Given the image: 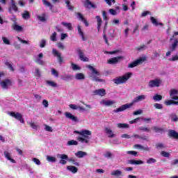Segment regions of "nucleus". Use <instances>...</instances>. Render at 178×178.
Masks as SVG:
<instances>
[{
    "label": "nucleus",
    "instance_id": "nucleus-1",
    "mask_svg": "<svg viewBox=\"0 0 178 178\" xmlns=\"http://www.w3.org/2000/svg\"><path fill=\"white\" fill-rule=\"evenodd\" d=\"M145 98H147V97L145 95H140L136 97L135 99H134L133 102H131L130 104H124V105L120 106L119 108H118L117 109L114 110L113 112L115 113H118L119 112H123V111H126V109H129V108H131V106H133V105H134V104H136L137 102H140V101H143V99H145Z\"/></svg>",
    "mask_w": 178,
    "mask_h": 178
},
{
    "label": "nucleus",
    "instance_id": "nucleus-2",
    "mask_svg": "<svg viewBox=\"0 0 178 178\" xmlns=\"http://www.w3.org/2000/svg\"><path fill=\"white\" fill-rule=\"evenodd\" d=\"M87 67L90 72H92L90 73V78L92 81H96L97 83H105L104 79L99 78V76H101V72H99V71L97 70L95 67L91 65H88Z\"/></svg>",
    "mask_w": 178,
    "mask_h": 178
},
{
    "label": "nucleus",
    "instance_id": "nucleus-3",
    "mask_svg": "<svg viewBox=\"0 0 178 178\" xmlns=\"http://www.w3.org/2000/svg\"><path fill=\"white\" fill-rule=\"evenodd\" d=\"M57 156L60 159L59 163L61 165H66L68 161L69 162H72V165H75V166H80V163L76 161V159L73 158L69 159V156L67 154H58Z\"/></svg>",
    "mask_w": 178,
    "mask_h": 178
},
{
    "label": "nucleus",
    "instance_id": "nucleus-4",
    "mask_svg": "<svg viewBox=\"0 0 178 178\" xmlns=\"http://www.w3.org/2000/svg\"><path fill=\"white\" fill-rule=\"evenodd\" d=\"M131 77V72H128L122 76H118L117 78L114 79L113 81L115 83V84L119 85V84H124Z\"/></svg>",
    "mask_w": 178,
    "mask_h": 178
},
{
    "label": "nucleus",
    "instance_id": "nucleus-5",
    "mask_svg": "<svg viewBox=\"0 0 178 178\" xmlns=\"http://www.w3.org/2000/svg\"><path fill=\"white\" fill-rule=\"evenodd\" d=\"M176 35H178V31H175L173 33L172 36L170 38V42H172V41H173V42L170 45V50L172 52H175V51H176L177 48V45H178V39L177 38H175V37H176Z\"/></svg>",
    "mask_w": 178,
    "mask_h": 178
},
{
    "label": "nucleus",
    "instance_id": "nucleus-6",
    "mask_svg": "<svg viewBox=\"0 0 178 178\" xmlns=\"http://www.w3.org/2000/svg\"><path fill=\"white\" fill-rule=\"evenodd\" d=\"M0 86L2 88H4V90H8L9 87H12V86H13V81L10 79H6L1 81Z\"/></svg>",
    "mask_w": 178,
    "mask_h": 178
},
{
    "label": "nucleus",
    "instance_id": "nucleus-7",
    "mask_svg": "<svg viewBox=\"0 0 178 178\" xmlns=\"http://www.w3.org/2000/svg\"><path fill=\"white\" fill-rule=\"evenodd\" d=\"M143 62H145V58H140L136 60L135 61L129 63L128 65V67L129 69H133V67H136V66H138V65H141V63H143Z\"/></svg>",
    "mask_w": 178,
    "mask_h": 178
},
{
    "label": "nucleus",
    "instance_id": "nucleus-8",
    "mask_svg": "<svg viewBox=\"0 0 178 178\" xmlns=\"http://www.w3.org/2000/svg\"><path fill=\"white\" fill-rule=\"evenodd\" d=\"M9 115L16 119V120H19L20 123H24V118H23V115L20 113L10 112Z\"/></svg>",
    "mask_w": 178,
    "mask_h": 178
},
{
    "label": "nucleus",
    "instance_id": "nucleus-9",
    "mask_svg": "<svg viewBox=\"0 0 178 178\" xmlns=\"http://www.w3.org/2000/svg\"><path fill=\"white\" fill-rule=\"evenodd\" d=\"M123 59H124V56H118L117 57L110 58L107 62L109 65H115L116 63H119V62H120V60H123Z\"/></svg>",
    "mask_w": 178,
    "mask_h": 178
},
{
    "label": "nucleus",
    "instance_id": "nucleus-10",
    "mask_svg": "<svg viewBox=\"0 0 178 178\" xmlns=\"http://www.w3.org/2000/svg\"><path fill=\"white\" fill-rule=\"evenodd\" d=\"M88 136L91 135H85V136L82 137L78 136L76 140L79 141V143H81L82 144H88V143H90V138H91Z\"/></svg>",
    "mask_w": 178,
    "mask_h": 178
},
{
    "label": "nucleus",
    "instance_id": "nucleus-11",
    "mask_svg": "<svg viewBox=\"0 0 178 178\" xmlns=\"http://www.w3.org/2000/svg\"><path fill=\"white\" fill-rule=\"evenodd\" d=\"M161 86V79H154L149 81V87L154 88V87H159Z\"/></svg>",
    "mask_w": 178,
    "mask_h": 178
},
{
    "label": "nucleus",
    "instance_id": "nucleus-12",
    "mask_svg": "<svg viewBox=\"0 0 178 178\" xmlns=\"http://www.w3.org/2000/svg\"><path fill=\"white\" fill-rule=\"evenodd\" d=\"M12 10H14V12L19 11V8H17V6H16V2H15V0H11V3L8 7L9 13H12Z\"/></svg>",
    "mask_w": 178,
    "mask_h": 178
},
{
    "label": "nucleus",
    "instance_id": "nucleus-13",
    "mask_svg": "<svg viewBox=\"0 0 178 178\" xmlns=\"http://www.w3.org/2000/svg\"><path fill=\"white\" fill-rule=\"evenodd\" d=\"M178 90L177 89H172L170 91V97H171V99H173L174 101H178Z\"/></svg>",
    "mask_w": 178,
    "mask_h": 178
},
{
    "label": "nucleus",
    "instance_id": "nucleus-14",
    "mask_svg": "<svg viewBox=\"0 0 178 178\" xmlns=\"http://www.w3.org/2000/svg\"><path fill=\"white\" fill-rule=\"evenodd\" d=\"M74 133L79 134L81 136H91V134H92V132H91V131L87 129H83L81 131H74Z\"/></svg>",
    "mask_w": 178,
    "mask_h": 178
},
{
    "label": "nucleus",
    "instance_id": "nucleus-15",
    "mask_svg": "<svg viewBox=\"0 0 178 178\" xmlns=\"http://www.w3.org/2000/svg\"><path fill=\"white\" fill-rule=\"evenodd\" d=\"M93 94H95V95H99V97H105V95H106V90L104 88L95 90Z\"/></svg>",
    "mask_w": 178,
    "mask_h": 178
},
{
    "label": "nucleus",
    "instance_id": "nucleus-16",
    "mask_svg": "<svg viewBox=\"0 0 178 178\" xmlns=\"http://www.w3.org/2000/svg\"><path fill=\"white\" fill-rule=\"evenodd\" d=\"M77 17L79 20H81L83 23H84L86 27H88L90 26V24H88V21L86 18H84V16L81 13H76Z\"/></svg>",
    "mask_w": 178,
    "mask_h": 178
},
{
    "label": "nucleus",
    "instance_id": "nucleus-17",
    "mask_svg": "<svg viewBox=\"0 0 178 178\" xmlns=\"http://www.w3.org/2000/svg\"><path fill=\"white\" fill-rule=\"evenodd\" d=\"M77 54L79 56L80 60H82V62H88V60H90V59H88V58L84 56V53H83V50L79 49L77 51Z\"/></svg>",
    "mask_w": 178,
    "mask_h": 178
},
{
    "label": "nucleus",
    "instance_id": "nucleus-18",
    "mask_svg": "<svg viewBox=\"0 0 178 178\" xmlns=\"http://www.w3.org/2000/svg\"><path fill=\"white\" fill-rule=\"evenodd\" d=\"M111 175L112 176H114V177H118V178H122L124 176L123 172L120 170H113L111 172Z\"/></svg>",
    "mask_w": 178,
    "mask_h": 178
},
{
    "label": "nucleus",
    "instance_id": "nucleus-19",
    "mask_svg": "<svg viewBox=\"0 0 178 178\" xmlns=\"http://www.w3.org/2000/svg\"><path fill=\"white\" fill-rule=\"evenodd\" d=\"M65 118L67 119H70V120H72V122H79V119H77V117L73 115L71 113L66 112L65 113Z\"/></svg>",
    "mask_w": 178,
    "mask_h": 178
},
{
    "label": "nucleus",
    "instance_id": "nucleus-20",
    "mask_svg": "<svg viewBox=\"0 0 178 178\" xmlns=\"http://www.w3.org/2000/svg\"><path fill=\"white\" fill-rule=\"evenodd\" d=\"M168 136L175 138V140H178V133L173 129L168 130Z\"/></svg>",
    "mask_w": 178,
    "mask_h": 178
},
{
    "label": "nucleus",
    "instance_id": "nucleus-21",
    "mask_svg": "<svg viewBox=\"0 0 178 178\" xmlns=\"http://www.w3.org/2000/svg\"><path fill=\"white\" fill-rule=\"evenodd\" d=\"M53 55H54V56H56L58 58V60L59 63H62L63 62V58L62 57L60 54L58 52L57 50L55 49H53Z\"/></svg>",
    "mask_w": 178,
    "mask_h": 178
},
{
    "label": "nucleus",
    "instance_id": "nucleus-22",
    "mask_svg": "<svg viewBox=\"0 0 178 178\" xmlns=\"http://www.w3.org/2000/svg\"><path fill=\"white\" fill-rule=\"evenodd\" d=\"M4 156L8 161H10L12 163H16V161L12 159V154L8 151H4Z\"/></svg>",
    "mask_w": 178,
    "mask_h": 178
},
{
    "label": "nucleus",
    "instance_id": "nucleus-23",
    "mask_svg": "<svg viewBox=\"0 0 178 178\" xmlns=\"http://www.w3.org/2000/svg\"><path fill=\"white\" fill-rule=\"evenodd\" d=\"M128 163L129 165H143L144 161L141 160H134V159H131L128 161Z\"/></svg>",
    "mask_w": 178,
    "mask_h": 178
},
{
    "label": "nucleus",
    "instance_id": "nucleus-24",
    "mask_svg": "<svg viewBox=\"0 0 178 178\" xmlns=\"http://www.w3.org/2000/svg\"><path fill=\"white\" fill-rule=\"evenodd\" d=\"M104 131H105L106 134H108V137L109 138H113V137H115V134H113V132L112 131V129H111V128L106 127L104 129Z\"/></svg>",
    "mask_w": 178,
    "mask_h": 178
},
{
    "label": "nucleus",
    "instance_id": "nucleus-25",
    "mask_svg": "<svg viewBox=\"0 0 178 178\" xmlns=\"http://www.w3.org/2000/svg\"><path fill=\"white\" fill-rule=\"evenodd\" d=\"M84 6H86V8H92L93 9H95L97 8V6L92 3V2L90 1V0H86L84 3Z\"/></svg>",
    "mask_w": 178,
    "mask_h": 178
},
{
    "label": "nucleus",
    "instance_id": "nucleus-26",
    "mask_svg": "<svg viewBox=\"0 0 178 178\" xmlns=\"http://www.w3.org/2000/svg\"><path fill=\"white\" fill-rule=\"evenodd\" d=\"M150 20L154 26H161V27L163 26V23L158 22V19H155L154 17H151Z\"/></svg>",
    "mask_w": 178,
    "mask_h": 178
},
{
    "label": "nucleus",
    "instance_id": "nucleus-27",
    "mask_svg": "<svg viewBox=\"0 0 178 178\" xmlns=\"http://www.w3.org/2000/svg\"><path fill=\"white\" fill-rule=\"evenodd\" d=\"M134 147L135 148H138L139 149H142L143 151H147V152H149L150 151V148L148 147V146H143L141 145H139V144H136L134 145Z\"/></svg>",
    "mask_w": 178,
    "mask_h": 178
},
{
    "label": "nucleus",
    "instance_id": "nucleus-28",
    "mask_svg": "<svg viewBox=\"0 0 178 178\" xmlns=\"http://www.w3.org/2000/svg\"><path fill=\"white\" fill-rule=\"evenodd\" d=\"M67 170H69L70 172H72V173H77V172H79V169L74 166V165H68L67 166Z\"/></svg>",
    "mask_w": 178,
    "mask_h": 178
},
{
    "label": "nucleus",
    "instance_id": "nucleus-29",
    "mask_svg": "<svg viewBox=\"0 0 178 178\" xmlns=\"http://www.w3.org/2000/svg\"><path fill=\"white\" fill-rule=\"evenodd\" d=\"M75 156L76 158H84V156H87V152L78 151L76 153H75Z\"/></svg>",
    "mask_w": 178,
    "mask_h": 178
},
{
    "label": "nucleus",
    "instance_id": "nucleus-30",
    "mask_svg": "<svg viewBox=\"0 0 178 178\" xmlns=\"http://www.w3.org/2000/svg\"><path fill=\"white\" fill-rule=\"evenodd\" d=\"M97 22V31H99L101 30V26H102V18L100 16H96Z\"/></svg>",
    "mask_w": 178,
    "mask_h": 178
},
{
    "label": "nucleus",
    "instance_id": "nucleus-31",
    "mask_svg": "<svg viewBox=\"0 0 178 178\" xmlns=\"http://www.w3.org/2000/svg\"><path fill=\"white\" fill-rule=\"evenodd\" d=\"M165 105L166 106H170V105H178V101L176 102L175 100H166L164 102Z\"/></svg>",
    "mask_w": 178,
    "mask_h": 178
},
{
    "label": "nucleus",
    "instance_id": "nucleus-32",
    "mask_svg": "<svg viewBox=\"0 0 178 178\" xmlns=\"http://www.w3.org/2000/svg\"><path fill=\"white\" fill-rule=\"evenodd\" d=\"M78 33L79 35L81 37L83 41H86V37L84 36V32L81 30V26L78 25Z\"/></svg>",
    "mask_w": 178,
    "mask_h": 178
},
{
    "label": "nucleus",
    "instance_id": "nucleus-33",
    "mask_svg": "<svg viewBox=\"0 0 178 178\" xmlns=\"http://www.w3.org/2000/svg\"><path fill=\"white\" fill-rule=\"evenodd\" d=\"M101 104L105 105L106 106H111V105H113L115 102L113 100H103Z\"/></svg>",
    "mask_w": 178,
    "mask_h": 178
},
{
    "label": "nucleus",
    "instance_id": "nucleus-34",
    "mask_svg": "<svg viewBox=\"0 0 178 178\" xmlns=\"http://www.w3.org/2000/svg\"><path fill=\"white\" fill-rule=\"evenodd\" d=\"M46 84L47 86H49V87H53V88H56V87H58V84L52 81H46Z\"/></svg>",
    "mask_w": 178,
    "mask_h": 178
},
{
    "label": "nucleus",
    "instance_id": "nucleus-35",
    "mask_svg": "<svg viewBox=\"0 0 178 178\" xmlns=\"http://www.w3.org/2000/svg\"><path fill=\"white\" fill-rule=\"evenodd\" d=\"M12 29L15 31H22L23 30V27L19 26L17 24H13L12 25Z\"/></svg>",
    "mask_w": 178,
    "mask_h": 178
},
{
    "label": "nucleus",
    "instance_id": "nucleus-36",
    "mask_svg": "<svg viewBox=\"0 0 178 178\" xmlns=\"http://www.w3.org/2000/svg\"><path fill=\"white\" fill-rule=\"evenodd\" d=\"M42 3L45 6L49 8L50 10H52V9H54V6L52 5V3H51V2L47 0H42Z\"/></svg>",
    "mask_w": 178,
    "mask_h": 178
},
{
    "label": "nucleus",
    "instance_id": "nucleus-37",
    "mask_svg": "<svg viewBox=\"0 0 178 178\" xmlns=\"http://www.w3.org/2000/svg\"><path fill=\"white\" fill-rule=\"evenodd\" d=\"M47 15L43 13L42 15H38V19L40 22H47Z\"/></svg>",
    "mask_w": 178,
    "mask_h": 178
},
{
    "label": "nucleus",
    "instance_id": "nucleus-38",
    "mask_svg": "<svg viewBox=\"0 0 178 178\" xmlns=\"http://www.w3.org/2000/svg\"><path fill=\"white\" fill-rule=\"evenodd\" d=\"M155 147L156 149H165V148H166V146L165 145V144L162 143H156Z\"/></svg>",
    "mask_w": 178,
    "mask_h": 178
},
{
    "label": "nucleus",
    "instance_id": "nucleus-39",
    "mask_svg": "<svg viewBox=\"0 0 178 178\" xmlns=\"http://www.w3.org/2000/svg\"><path fill=\"white\" fill-rule=\"evenodd\" d=\"M75 79L76 80H84V79H86V76L83 73H77L75 76Z\"/></svg>",
    "mask_w": 178,
    "mask_h": 178
},
{
    "label": "nucleus",
    "instance_id": "nucleus-40",
    "mask_svg": "<svg viewBox=\"0 0 178 178\" xmlns=\"http://www.w3.org/2000/svg\"><path fill=\"white\" fill-rule=\"evenodd\" d=\"M62 80L67 81V80H72L73 79V76L70 74H64L61 77Z\"/></svg>",
    "mask_w": 178,
    "mask_h": 178
},
{
    "label": "nucleus",
    "instance_id": "nucleus-41",
    "mask_svg": "<svg viewBox=\"0 0 178 178\" xmlns=\"http://www.w3.org/2000/svg\"><path fill=\"white\" fill-rule=\"evenodd\" d=\"M170 118L172 122H178V116L175 113H171L170 115Z\"/></svg>",
    "mask_w": 178,
    "mask_h": 178
},
{
    "label": "nucleus",
    "instance_id": "nucleus-42",
    "mask_svg": "<svg viewBox=\"0 0 178 178\" xmlns=\"http://www.w3.org/2000/svg\"><path fill=\"white\" fill-rule=\"evenodd\" d=\"M22 15L24 20H28V19H30V13L29 11H25Z\"/></svg>",
    "mask_w": 178,
    "mask_h": 178
},
{
    "label": "nucleus",
    "instance_id": "nucleus-43",
    "mask_svg": "<svg viewBox=\"0 0 178 178\" xmlns=\"http://www.w3.org/2000/svg\"><path fill=\"white\" fill-rule=\"evenodd\" d=\"M138 130L139 131H145L146 133H149V131H151V129L145 127H140Z\"/></svg>",
    "mask_w": 178,
    "mask_h": 178
},
{
    "label": "nucleus",
    "instance_id": "nucleus-44",
    "mask_svg": "<svg viewBox=\"0 0 178 178\" xmlns=\"http://www.w3.org/2000/svg\"><path fill=\"white\" fill-rule=\"evenodd\" d=\"M102 13L103 16V20H104L105 22H108L109 20V17H108V13H106V11L103 10Z\"/></svg>",
    "mask_w": 178,
    "mask_h": 178
},
{
    "label": "nucleus",
    "instance_id": "nucleus-45",
    "mask_svg": "<svg viewBox=\"0 0 178 178\" xmlns=\"http://www.w3.org/2000/svg\"><path fill=\"white\" fill-rule=\"evenodd\" d=\"M162 95H155L154 97H153V99L154 101H156V102H158V101H162Z\"/></svg>",
    "mask_w": 178,
    "mask_h": 178
},
{
    "label": "nucleus",
    "instance_id": "nucleus-46",
    "mask_svg": "<svg viewBox=\"0 0 178 178\" xmlns=\"http://www.w3.org/2000/svg\"><path fill=\"white\" fill-rule=\"evenodd\" d=\"M72 70H81V67L73 63H71Z\"/></svg>",
    "mask_w": 178,
    "mask_h": 178
},
{
    "label": "nucleus",
    "instance_id": "nucleus-47",
    "mask_svg": "<svg viewBox=\"0 0 178 178\" xmlns=\"http://www.w3.org/2000/svg\"><path fill=\"white\" fill-rule=\"evenodd\" d=\"M161 156H163L164 158H170V153L165 152V151H162V152H161Z\"/></svg>",
    "mask_w": 178,
    "mask_h": 178
},
{
    "label": "nucleus",
    "instance_id": "nucleus-48",
    "mask_svg": "<svg viewBox=\"0 0 178 178\" xmlns=\"http://www.w3.org/2000/svg\"><path fill=\"white\" fill-rule=\"evenodd\" d=\"M153 130L155 133H162L163 131V129L158 127H153Z\"/></svg>",
    "mask_w": 178,
    "mask_h": 178
},
{
    "label": "nucleus",
    "instance_id": "nucleus-49",
    "mask_svg": "<svg viewBox=\"0 0 178 178\" xmlns=\"http://www.w3.org/2000/svg\"><path fill=\"white\" fill-rule=\"evenodd\" d=\"M118 127L119 129H127V128H129V124L119 123V124H118Z\"/></svg>",
    "mask_w": 178,
    "mask_h": 178
},
{
    "label": "nucleus",
    "instance_id": "nucleus-50",
    "mask_svg": "<svg viewBox=\"0 0 178 178\" xmlns=\"http://www.w3.org/2000/svg\"><path fill=\"white\" fill-rule=\"evenodd\" d=\"M61 24L64 26L65 27H67L68 30H72V24L67 23V22H61Z\"/></svg>",
    "mask_w": 178,
    "mask_h": 178
},
{
    "label": "nucleus",
    "instance_id": "nucleus-51",
    "mask_svg": "<svg viewBox=\"0 0 178 178\" xmlns=\"http://www.w3.org/2000/svg\"><path fill=\"white\" fill-rule=\"evenodd\" d=\"M79 145V142L74 140H69L67 142V145Z\"/></svg>",
    "mask_w": 178,
    "mask_h": 178
},
{
    "label": "nucleus",
    "instance_id": "nucleus-52",
    "mask_svg": "<svg viewBox=\"0 0 178 178\" xmlns=\"http://www.w3.org/2000/svg\"><path fill=\"white\" fill-rule=\"evenodd\" d=\"M65 4L67 5V8L69 9V10H73L74 8H73V6L70 5V1L65 0Z\"/></svg>",
    "mask_w": 178,
    "mask_h": 178
},
{
    "label": "nucleus",
    "instance_id": "nucleus-53",
    "mask_svg": "<svg viewBox=\"0 0 178 178\" xmlns=\"http://www.w3.org/2000/svg\"><path fill=\"white\" fill-rule=\"evenodd\" d=\"M51 74L55 77H59V72L55 68L51 69Z\"/></svg>",
    "mask_w": 178,
    "mask_h": 178
},
{
    "label": "nucleus",
    "instance_id": "nucleus-54",
    "mask_svg": "<svg viewBox=\"0 0 178 178\" xmlns=\"http://www.w3.org/2000/svg\"><path fill=\"white\" fill-rule=\"evenodd\" d=\"M104 1L108 6H112V3H116V0H104Z\"/></svg>",
    "mask_w": 178,
    "mask_h": 178
},
{
    "label": "nucleus",
    "instance_id": "nucleus-55",
    "mask_svg": "<svg viewBox=\"0 0 178 178\" xmlns=\"http://www.w3.org/2000/svg\"><path fill=\"white\" fill-rule=\"evenodd\" d=\"M47 159L49 162H56V158L51 156H47Z\"/></svg>",
    "mask_w": 178,
    "mask_h": 178
},
{
    "label": "nucleus",
    "instance_id": "nucleus-56",
    "mask_svg": "<svg viewBox=\"0 0 178 178\" xmlns=\"http://www.w3.org/2000/svg\"><path fill=\"white\" fill-rule=\"evenodd\" d=\"M155 162H156V159L154 158H149L147 160V163H148V165H151V163H155Z\"/></svg>",
    "mask_w": 178,
    "mask_h": 178
},
{
    "label": "nucleus",
    "instance_id": "nucleus-57",
    "mask_svg": "<svg viewBox=\"0 0 178 178\" xmlns=\"http://www.w3.org/2000/svg\"><path fill=\"white\" fill-rule=\"evenodd\" d=\"M108 12H109L110 15H112L113 16H116V15H118V12L116 11V10H115L113 8H110L108 10Z\"/></svg>",
    "mask_w": 178,
    "mask_h": 178
},
{
    "label": "nucleus",
    "instance_id": "nucleus-58",
    "mask_svg": "<svg viewBox=\"0 0 178 178\" xmlns=\"http://www.w3.org/2000/svg\"><path fill=\"white\" fill-rule=\"evenodd\" d=\"M127 154L129 155H133V156H137V155H138V152L136 151H127Z\"/></svg>",
    "mask_w": 178,
    "mask_h": 178
},
{
    "label": "nucleus",
    "instance_id": "nucleus-59",
    "mask_svg": "<svg viewBox=\"0 0 178 178\" xmlns=\"http://www.w3.org/2000/svg\"><path fill=\"white\" fill-rule=\"evenodd\" d=\"M154 108H156V109H163V106L159 103L154 104Z\"/></svg>",
    "mask_w": 178,
    "mask_h": 178
},
{
    "label": "nucleus",
    "instance_id": "nucleus-60",
    "mask_svg": "<svg viewBox=\"0 0 178 178\" xmlns=\"http://www.w3.org/2000/svg\"><path fill=\"white\" fill-rule=\"evenodd\" d=\"M6 66H8V69H10L11 72L15 71V68H13V66L12 65V64H10L9 62H6Z\"/></svg>",
    "mask_w": 178,
    "mask_h": 178
},
{
    "label": "nucleus",
    "instance_id": "nucleus-61",
    "mask_svg": "<svg viewBox=\"0 0 178 178\" xmlns=\"http://www.w3.org/2000/svg\"><path fill=\"white\" fill-rule=\"evenodd\" d=\"M3 42L6 45H10V41L6 37L2 38Z\"/></svg>",
    "mask_w": 178,
    "mask_h": 178
},
{
    "label": "nucleus",
    "instance_id": "nucleus-62",
    "mask_svg": "<svg viewBox=\"0 0 178 178\" xmlns=\"http://www.w3.org/2000/svg\"><path fill=\"white\" fill-rule=\"evenodd\" d=\"M146 47H147V46H145V44H143L140 46L136 47V49L138 51H144V49H145Z\"/></svg>",
    "mask_w": 178,
    "mask_h": 178
},
{
    "label": "nucleus",
    "instance_id": "nucleus-63",
    "mask_svg": "<svg viewBox=\"0 0 178 178\" xmlns=\"http://www.w3.org/2000/svg\"><path fill=\"white\" fill-rule=\"evenodd\" d=\"M56 32L53 33V34L50 37V40L51 41H56Z\"/></svg>",
    "mask_w": 178,
    "mask_h": 178
},
{
    "label": "nucleus",
    "instance_id": "nucleus-64",
    "mask_svg": "<svg viewBox=\"0 0 178 178\" xmlns=\"http://www.w3.org/2000/svg\"><path fill=\"white\" fill-rule=\"evenodd\" d=\"M168 60H170V62H175V60H178V56H173L171 58H169Z\"/></svg>",
    "mask_w": 178,
    "mask_h": 178
}]
</instances>
